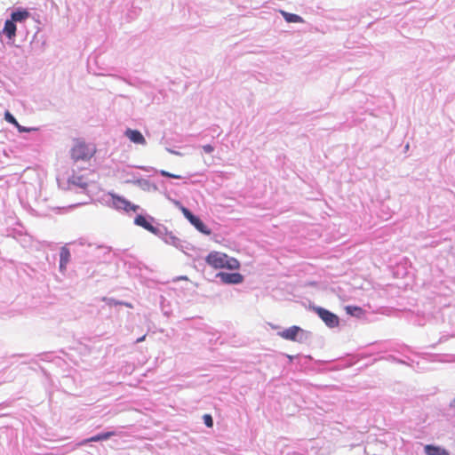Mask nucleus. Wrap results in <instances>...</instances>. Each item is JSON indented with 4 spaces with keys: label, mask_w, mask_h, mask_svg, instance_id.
Wrapping results in <instances>:
<instances>
[{
    "label": "nucleus",
    "mask_w": 455,
    "mask_h": 455,
    "mask_svg": "<svg viewBox=\"0 0 455 455\" xmlns=\"http://www.w3.org/2000/svg\"><path fill=\"white\" fill-rule=\"evenodd\" d=\"M208 265L213 268H228L230 270H236L240 267L239 261L232 257H229L226 253L220 251L210 252L206 259Z\"/></svg>",
    "instance_id": "nucleus-1"
},
{
    "label": "nucleus",
    "mask_w": 455,
    "mask_h": 455,
    "mask_svg": "<svg viewBox=\"0 0 455 455\" xmlns=\"http://www.w3.org/2000/svg\"><path fill=\"white\" fill-rule=\"evenodd\" d=\"M203 149L207 154H210L214 150L213 147L209 144L203 146Z\"/></svg>",
    "instance_id": "nucleus-20"
},
{
    "label": "nucleus",
    "mask_w": 455,
    "mask_h": 455,
    "mask_svg": "<svg viewBox=\"0 0 455 455\" xmlns=\"http://www.w3.org/2000/svg\"><path fill=\"white\" fill-rule=\"evenodd\" d=\"M15 126H16V127L18 128V130H19L20 132H29V131H30V129H27V128H25V127L21 126L19 123H18V125H15Z\"/></svg>",
    "instance_id": "nucleus-21"
},
{
    "label": "nucleus",
    "mask_w": 455,
    "mask_h": 455,
    "mask_svg": "<svg viewBox=\"0 0 455 455\" xmlns=\"http://www.w3.org/2000/svg\"><path fill=\"white\" fill-rule=\"evenodd\" d=\"M114 435H115L114 432L101 433V434H99L97 435L92 436L89 439H86L85 441H84V443H89V442H99V441L108 440V438H110Z\"/></svg>",
    "instance_id": "nucleus-15"
},
{
    "label": "nucleus",
    "mask_w": 455,
    "mask_h": 455,
    "mask_svg": "<svg viewBox=\"0 0 455 455\" xmlns=\"http://www.w3.org/2000/svg\"><path fill=\"white\" fill-rule=\"evenodd\" d=\"M346 312L351 315L360 316L363 314V310L357 306H347Z\"/></svg>",
    "instance_id": "nucleus-16"
},
{
    "label": "nucleus",
    "mask_w": 455,
    "mask_h": 455,
    "mask_svg": "<svg viewBox=\"0 0 455 455\" xmlns=\"http://www.w3.org/2000/svg\"><path fill=\"white\" fill-rule=\"evenodd\" d=\"M315 312L328 327L335 328L339 326V319L338 315H336L332 312L320 307H315Z\"/></svg>",
    "instance_id": "nucleus-3"
},
{
    "label": "nucleus",
    "mask_w": 455,
    "mask_h": 455,
    "mask_svg": "<svg viewBox=\"0 0 455 455\" xmlns=\"http://www.w3.org/2000/svg\"><path fill=\"white\" fill-rule=\"evenodd\" d=\"M425 452L427 455H450L444 449L430 444L425 446Z\"/></svg>",
    "instance_id": "nucleus-12"
},
{
    "label": "nucleus",
    "mask_w": 455,
    "mask_h": 455,
    "mask_svg": "<svg viewBox=\"0 0 455 455\" xmlns=\"http://www.w3.org/2000/svg\"><path fill=\"white\" fill-rule=\"evenodd\" d=\"M145 338H146V335H143L142 337L139 338V339L136 340V342H137V343L142 342V341H144V340H145Z\"/></svg>",
    "instance_id": "nucleus-22"
},
{
    "label": "nucleus",
    "mask_w": 455,
    "mask_h": 455,
    "mask_svg": "<svg viewBox=\"0 0 455 455\" xmlns=\"http://www.w3.org/2000/svg\"><path fill=\"white\" fill-rule=\"evenodd\" d=\"M96 153V147L93 144H87L82 140H76L71 149V157L75 161H86L91 159Z\"/></svg>",
    "instance_id": "nucleus-2"
},
{
    "label": "nucleus",
    "mask_w": 455,
    "mask_h": 455,
    "mask_svg": "<svg viewBox=\"0 0 455 455\" xmlns=\"http://www.w3.org/2000/svg\"><path fill=\"white\" fill-rule=\"evenodd\" d=\"M16 29L15 22L11 19L5 21L3 32L9 39H12L16 36Z\"/></svg>",
    "instance_id": "nucleus-11"
},
{
    "label": "nucleus",
    "mask_w": 455,
    "mask_h": 455,
    "mask_svg": "<svg viewBox=\"0 0 455 455\" xmlns=\"http://www.w3.org/2000/svg\"><path fill=\"white\" fill-rule=\"evenodd\" d=\"M60 258V268L63 271L66 269V267L70 260V251L67 246L61 247Z\"/></svg>",
    "instance_id": "nucleus-10"
},
{
    "label": "nucleus",
    "mask_w": 455,
    "mask_h": 455,
    "mask_svg": "<svg viewBox=\"0 0 455 455\" xmlns=\"http://www.w3.org/2000/svg\"><path fill=\"white\" fill-rule=\"evenodd\" d=\"M182 212L184 216L195 226V228L205 235H210L211 231L204 224V222L196 216H195L188 209L183 208Z\"/></svg>",
    "instance_id": "nucleus-5"
},
{
    "label": "nucleus",
    "mask_w": 455,
    "mask_h": 455,
    "mask_svg": "<svg viewBox=\"0 0 455 455\" xmlns=\"http://www.w3.org/2000/svg\"><path fill=\"white\" fill-rule=\"evenodd\" d=\"M124 135L133 143L139 145H146V140L142 133L138 130L126 129Z\"/></svg>",
    "instance_id": "nucleus-8"
},
{
    "label": "nucleus",
    "mask_w": 455,
    "mask_h": 455,
    "mask_svg": "<svg viewBox=\"0 0 455 455\" xmlns=\"http://www.w3.org/2000/svg\"><path fill=\"white\" fill-rule=\"evenodd\" d=\"M160 174L162 176H164V177H169V178H173V179H180V175L172 174V173H170L169 172L164 171V170H162L160 172Z\"/></svg>",
    "instance_id": "nucleus-19"
},
{
    "label": "nucleus",
    "mask_w": 455,
    "mask_h": 455,
    "mask_svg": "<svg viewBox=\"0 0 455 455\" xmlns=\"http://www.w3.org/2000/svg\"><path fill=\"white\" fill-rule=\"evenodd\" d=\"M299 332L304 333L303 330H301L299 326L294 325L280 331L278 334L284 339L301 342L302 339H298V335Z\"/></svg>",
    "instance_id": "nucleus-6"
},
{
    "label": "nucleus",
    "mask_w": 455,
    "mask_h": 455,
    "mask_svg": "<svg viewBox=\"0 0 455 455\" xmlns=\"http://www.w3.org/2000/svg\"><path fill=\"white\" fill-rule=\"evenodd\" d=\"M4 119L10 123V124H12L14 125H18V122L17 120L15 119V117L9 112V111H6L4 113Z\"/></svg>",
    "instance_id": "nucleus-17"
},
{
    "label": "nucleus",
    "mask_w": 455,
    "mask_h": 455,
    "mask_svg": "<svg viewBox=\"0 0 455 455\" xmlns=\"http://www.w3.org/2000/svg\"><path fill=\"white\" fill-rule=\"evenodd\" d=\"M29 17V12L27 10L13 12L11 15L12 21L21 22Z\"/></svg>",
    "instance_id": "nucleus-14"
},
{
    "label": "nucleus",
    "mask_w": 455,
    "mask_h": 455,
    "mask_svg": "<svg viewBox=\"0 0 455 455\" xmlns=\"http://www.w3.org/2000/svg\"><path fill=\"white\" fill-rule=\"evenodd\" d=\"M204 422L208 427H212L213 426V419L210 414H204Z\"/></svg>",
    "instance_id": "nucleus-18"
},
{
    "label": "nucleus",
    "mask_w": 455,
    "mask_h": 455,
    "mask_svg": "<svg viewBox=\"0 0 455 455\" xmlns=\"http://www.w3.org/2000/svg\"><path fill=\"white\" fill-rule=\"evenodd\" d=\"M134 222L136 225L142 227L143 228H145L146 230H148L153 234H156V232H157V228H155L151 223H149L147 220V219L142 215H138L135 218Z\"/></svg>",
    "instance_id": "nucleus-9"
},
{
    "label": "nucleus",
    "mask_w": 455,
    "mask_h": 455,
    "mask_svg": "<svg viewBox=\"0 0 455 455\" xmlns=\"http://www.w3.org/2000/svg\"><path fill=\"white\" fill-rule=\"evenodd\" d=\"M113 206L116 210H123L126 212H137L139 210V205L132 204L130 201L120 196L110 194Z\"/></svg>",
    "instance_id": "nucleus-4"
},
{
    "label": "nucleus",
    "mask_w": 455,
    "mask_h": 455,
    "mask_svg": "<svg viewBox=\"0 0 455 455\" xmlns=\"http://www.w3.org/2000/svg\"><path fill=\"white\" fill-rule=\"evenodd\" d=\"M218 276L224 283H241L243 281V276L239 273H220Z\"/></svg>",
    "instance_id": "nucleus-7"
},
{
    "label": "nucleus",
    "mask_w": 455,
    "mask_h": 455,
    "mask_svg": "<svg viewBox=\"0 0 455 455\" xmlns=\"http://www.w3.org/2000/svg\"><path fill=\"white\" fill-rule=\"evenodd\" d=\"M281 13H282L283 19L285 20V21L288 23H303L304 22V20L297 14L290 13V12H287L284 11H281Z\"/></svg>",
    "instance_id": "nucleus-13"
}]
</instances>
